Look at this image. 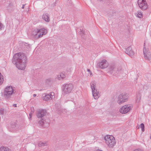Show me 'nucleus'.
I'll use <instances>...</instances> for the list:
<instances>
[{
  "instance_id": "obj_10",
  "label": "nucleus",
  "mask_w": 151,
  "mask_h": 151,
  "mask_svg": "<svg viewBox=\"0 0 151 151\" xmlns=\"http://www.w3.org/2000/svg\"><path fill=\"white\" fill-rule=\"evenodd\" d=\"M93 96L95 99H97L99 97V94L98 91H97L96 90H94L92 91Z\"/></svg>"
},
{
  "instance_id": "obj_2",
  "label": "nucleus",
  "mask_w": 151,
  "mask_h": 151,
  "mask_svg": "<svg viewBox=\"0 0 151 151\" xmlns=\"http://www.w3.org/2000/svg\"><path fill=\"white\" fill-rule=\"evenodd\" d=\"M105 142L110 147H112L116 144V141L114 137L111 135H107L104 137Z\"/></svg>"
},
{
  "instance_id": "obj_30",
  "label": "nucleus",
  "mask_w": 151,
  "mask_h": 151,
  "mask_svg": "<svg viewBox=\"0 0 151 151\" xmlns=\"http://www.w3.org/2000/svg\"><path fill=\"white\" fill-rule=\"evenodd\" d=\"M150 139H151V136L150 137Z\"/></svg>"
},
{
  "instance_id": "obj_1",
  "label": "nucleus",
  "mask_w": 151,
  "mask_h": 151,
  "mask_svg": "<svg viewBox=\"0 0 151 151\" xmlns=\"http://www.w3.org/2000/svg\"><path fill=\"white\" fill-rule=\"evenodd\" d=\"M26 57L23 53L16 54L14 56L12 62L16 65L17 67L19 69L24 70L25 67Z\"/></svg>"
},
{
  "instance_id": "obj_11",
  "label": "nucleus",
  "mask_w": 151,
  "mask_h": 151,
  "mask_svg": "<svg viewBox=\"0 0 151 151\" xmlns=\"http://www.w3.org/2000/svg\"><path fill=\"white\" fill-rule=\"evenodd\" d=\"M46 114V111L44 110H41L39 111L37 114V116L38 117H42L45 115Z\"/></svg>"
},
{
  "instance_id": "obj_19",
  "label": "nucleus",
  "mask_w": 151,
  "mask_h": 151,
  "mask_svg": "<svg viewBox=\"0 0 151 151\" xmlns=\"http://www.w3.org/2000/svg\"><path fill=\"white\" fill-rule=\"evenodd\" d=\"M140 127L142 129V132H144L145 130V126L142 123L140 125Z\"/></svg>"
},
{
  "instance_id": "obj_27",
  "label": "nucleus",
  "mask_w": 151,
  "mask_h": 151,
  "mask_svg": "<svg viewBox=\"0 0 151 151\" xmlns=\"http://www.w3.org/2000/svg\"><path fill=\"white\" fill-rule=\"evenodd\" d=\"M36 96V95L35 94H34V95H33V96H34V97H35V96Z\"/></svg>"
},
{
  "instance_id": "obj_29",
  "label": "nucleus",
  "mask_w": 151,
  "mask_h": 151,
  "mask_svg": "<svg viewBox=\"0 0 151 151\" xmlns=\"http://www.w3.org/2000/svg\"><path fill=\"white\" fill-rule=\"evenodd\" d=\"M134 151H138L137 150H134Z\"/></svg>"
},
{
  "instance_id": "obj_13",
  "label": "nucleus",
  "mask_w": 151,
  "mask_h": 151,
  "mask_svg": "<svg viewBox=\"0 0 151 151\" xmlns=\"http://www.w3.org/2000/svg\"><path fill=\"white\" fill-rule=\"evenodd\" d=\"M135 16L139 18H142L143 17L142 14L140 11H138L135 14Z\"/></svg>"
},
{
  "instance_id": "obj_12",
  "label": "nucleus",
  "mask_w": 151,
  "mask_h": 151,
  "mask_svg": "<svg viewBox=\"0 0 151 151\" xmlns=\"http://www.w3.org/2000/svg\"><path fill=\"white\" fill-rule=\"evenodd\" d=\"M144 53L145 57L147 58H150L151 57V54L150 52H149L148 50L146 48L144 49Z\"/></svg>"
},
{
  "instance_id": "obj_14",
  "label": "nucleus",
  "mask_w": 151,
  "mask_h": 151,
  "mask_svg": "<svg viewBox=\"0 0 151 151\" xmlns=\"http://www.w3.org/2000/svg\"><path fill=\"white\" fill-rule=\"evenodd\" d=\"M91 87L92 89V91H93L94 90H96L95 89V85L96 83L94 82H92L91 83Z\"/></svg>"
},
{
  "instance_id": "obj_25",
  "label": "nucleus",
  "mask_w": 151,
  "mask_h": 151,
  "mask_svg": "<svg viewBox=\"0 0 151 151\" xmlns=\"http://www.w3.org/2000/svg\"><path fill=\"white\" fill-rule=\"evenodd\" d=\"M24 5H23L22 7V9H24Z\"/></svg>"
},
{
  "instance_id": "obj_20",
  "label": "nucleus",
  "mask_w": 151,
  "mask_h": 151,
  "mask_svg": "<svg viewBox=\"0 0 151 151\" xmlns=\"http://www.w3.org/2000/svg\"><path fill=\"white\" fill-rule=\"evenodd\" d=\"M49 97V95H47L45 96L44 98V100L45 101H47L48 100V99Z\"/></svg>"
},
{
  "instance_id": "obj_6",
  "label": "nucleus",
  "mask_w": 151,
  "mask_h": 151,
  "mask_svg": "<svg viewBox=\"0 0 151 151\" xmlns=\"http://www.w3.org/2000/svg\"><path fill=\"white\" fill-rule=\"evenodd\" d=\"M13 92V90L12 86L7 87L5 89L4 95L6 96H10Z\"/></svg>"
},
{
  "instance_id": "obj_18",
  "label": "nucleus",
  "mask_w": 151,
  "mask_h": 151,
  "mask_svg": "<svg viewBox=\"0 0 151 151\" xmlns=\"http://www.w3.org/2000/svg\"><path fill=\"white\" fill-rule=\"evenodd\" d=\"M0 151H10L8 148L5 147H2L0 149Z\"/></svg>"
},
{
  "instance_id": "obj_21",
  "label": "nucleus",
  "mask_w": 151,
  "mask_h": 151,
  "mask_svg": "<svg viewBox=\"0 0 151 151\" xmlns=\"http://www.w3.org/2000/svg\"><path fill=\"white\" fill-rule=\"evenodd\" d=\"M47 145V143H43L42 142H40L39 143V145L40 146H43Z\"/></svg>"
},
{
  "instance_id": "obj_24",
  "label": "nucleus",
  "mask_w": 151,
  "mask_h": 151,
  "mask_svg": "<svg viewBox=\"0 0 151 151\" xmlns=\"http://www.w3.org/2000/svg\"><path fill=\"white\" fill-rule=\"evenodd\" d=\"M2 27V24H1L0 23V29H1V28Z\"/></svg>"
},
{
  "instance_id": "obj_9",
  "label": "nucleus",
  "mask_w": 151,
  "mask_h": 151,
  "mask_svg": "<svg viewBox=\"0 0 151 151\" xmlns=\"http://www.w3.org/2000/svg\"><path fill=\"white\" fill-rule=\"evenodd\" d=\"M108 64L106 60H103L99 64V66L101 68H104L108 66Z\"/></svg>"
},
{
  "instance_id": "obj_8",
  "label": "nucleus",
  "mask_w": 151,
  "mask_h": 151,
  "mask_svg": "<svg viewBox=\"0 0 151 151\" xmlns=\"http://www.w3.org/2000/svg\"><path fill=\"white\" fill-rule=\"evenodd\" d=\"M36 32L37 34H35V35L37 36L36 37H42L43 35L46 34L47 31L46 29L42 28L37 30Z\"/></svg>"
},
{
  "instance_id": "obj_3",
  "label": "nucleus",
  "mask_w": 151,
  "mask_h": 151,
  "mask_svg": "<svg viewBox=\"0 0 151 151\" xmlns=\"http://www.w3.org/2000/svg\"><path fill=\"white\" fill-rule=\"evenodd\" d=\"M138 4L139 7L142 10H145L148 8L146 0H138Z\"/></svg>"
},
{
  "instance_id": "obj_16",
  "label": "nucleus",
  "mask_w": 151,
  "mask_h": 151,
  "mask_svg": "<svg viewBox=\"0 0 151 151\" xmlns=\"http://www.w3.org/2000/svg\"><path fill=\"white\" fill-rule=\"evenodd\" d=\"M65 77V75L63 73H61L60 75L58 76V78L59 80L63 79Z\"/></svg>"
},
{
  "instance_id": "obj_5",
  "label": "nucleus",
  "mask_w": 151,
  "mask_h": 151,
  "mask_svg": "<svg viewBox=\"0 0 151 151\" xmlns=\"http://www.w3.org/2000/svg\"><path fill=\"white\" fill-rule=\"evenodd\" d=\"M131 107L129 105H125L121 107L119 111L121 114H126L131 109Z\"/></svg>"
},
{
  "instance_id": "obj_28",
  "label": "nucleus",
  "mask_w": 151,
  "mask_h": 151,
  "mask_svg": "<svg viewBox=\"0 0 151 151\" xmlns=\"http://www.w3.org/2000/svg\"><path fill=\"white\" fill-rule=\"evenodd\" d=\"M88 72H89L90 71V70H89V69H88Z\"/></svg>"
},
{
  "instance_id": "obj_26",
  "label": "nucleus",
  "mask_w": 151,
  "mask_h": 151,
  "mask_svg": "<svg viewBox=\"0 0 151 151\" xmlns=\"http://www.w3.org/2000/svg\"><path fill=\"white\" fill-rule=\"evenodd\" d=\"M29 116L30 117V118H31L32 117V115L31 114H29Z\"/></svg>"
},
{
  "instance_id": "obj_22",
  "label": "nucleus",
  "mask_w": 151,
  "mask_h": 151,
  "mask_svg": "<svg viewBox=\"0 0 151 151\" xmlns=\"http://www.w3.org/2000/svg\"><path fill=\"white\" fill-rule=\"evenodd\" d=\"M128 53L130 56H131V57H132L133 56V51L132 50H131L129 53Z\"/></svg>"
},
{
  "instance_id": "obj_15",
  "label": "nucleus",
  "mask_w": 151,
  "mask_h": 151,
  "mask_svg": "<svg viewBox=\"0 0 151 151\" xmlns=\"http://www.w3.org/2000/svg\"><path fill=\"white\" fill-rule=\"evenodd\" d=\"M42 18L46 22H48L49 21V18L48 16L46 14H43Z\"/></svg>"
},
{
  "instance_id": "obj_7",
  "label": "nucleus",
  "mask_w": 151,
  "mask_h": 151,
  "mask_svg": "<svg viewBox=\"0 0 151 151\" xmlns=\"http://www.w3.org/2000/svg\"><path fill=\"white\" fill-rule=\"evenodd\" d=\"M73 86L71 84H66L63 85V91L66 93H70L73 88Z\"/></svg>"
},
{
  "instance_id": "obj_4",
  "label": "nucleus",
  "mask_w": 151,
  "mask_h": 151,
  "mask_svg": "<svg viewBox=\"0 0 151 151\" xmlns=\"http://www.w3.org/2000/svg\"><path fill=\"white\" fill-rule=\"evenodd\" d=\"M127 99V95L125 93H122L119 96L117 102L119 104H121L126 101Z\"/></svg>"
},
{
  "instance_id": "obj_23",
  "label": "nucleus",
  "mask_w": 151,
  "mask_h": 151,
  "mask_svg": "<svg viewBox=\"0 0 151 151\" xmlns=\"http://www.w3.org/2000/svg\"><path fill=\"white\" fill-rule=\"evenodd\" d=\"M13 106L14 107H17V105L16 104H14L13 105Z\"/></svg>"
},
{
  "instance_id": "obj_17",
  "label": "nucleus",
  "mask_w": 151,
  "mask_h": 151,
  "mask_svg": "<svg viewBox=\"0 0 151 151\" xmlns=\"http://www.w3.org/2000/svg\"><path fill=\"white\" fill-rule=\"evenodd\" d=\"M4 81V77L0 73V85H1Z\"/></svg>"
}]
</instances>
